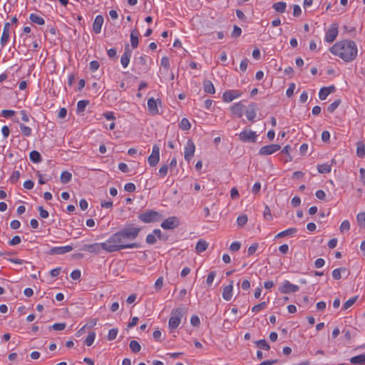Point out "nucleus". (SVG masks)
<instances>
[{
    "label": "nucleus",
    "mask_w": 365,
    "mask_h": 365,
    "mask_svg": "<svg viewBox=\"0 0 365 365\" xmlns=\"http://www.w3.org/2000/svg\"><path fill=\"white\" fill-rule=\"evenodd\" d=\"M329 51L341 58L345 62L353 61L357 56L358 49L356 44L351 40H344L336 42L330 48Z\"/></svg>",
    "instance_id": "obj_1"
},
{
    "label": "nucleus",
    "mask_w": 365,
    "mask_h": 365,
    "mask_svg": "<svg viewBox=\"0 0 365 365\" xmlns=\"http://www.w3.org/2000/svg\"><path fill=\"white\" fill-rule=\"evenodd\" d=\"M119 232L111 235L108 240L104 242L105 251L107 252H117L126 248H138L139 244L133 242L131 244H125Z\"/></svg>",
    "instance_id": "obj_2"
},
{
    "label": "nucleus",
    "mask_w": 365,
    "mask_h": 365,
    "mask_svg": "<svg viewBox=\"0 0 365 365\" xmlns=\"http://www.w3.org/2000/svg\"><path fill=\"white\" fill-rule=\"evenodd\" d=\"M140 230V227L130 226L125 227L118 232H120L123 242H125L124 243L129 244L128 241L135 240L138 237Z\"/></svg>",
    "instance_id": "obj_3"
},
{
    "label": "nucleus",
    "mask_w": 365,
    "mask_h": 365,
    "mask_svg": "<svg viewBox=\"0 0 365 365\" xmlns=\"http://www.w3.org/2000/svg\"><path fill=\"white\" fill-rule=\"evenodd\" d=\"M184 313L185 309L182 307H178L172 311L171 317L168 322L170 330L175 329L179 326Z\"/></svg>",
    "instance_id": "obj_4"
},
{
    "label": "nucleus",
    "mask_w": 365,
    "mask_h": 365,
    "mask_svg": "<svg viewBox=\"0 0 365 365\" xmlns=\"http://www.w3.org/2000/svg\"><path fill=\"white\" fill-rule=\"evenodd\" d=\"M160 213L154 210H146L138 215V219L145 223L156 222L162 220Z\"/></svg>",
    "instance_id": "obj_5"
},
{
    "label": "nucleus",
    "mask_w": 365,
    "mask_h": 365,
    "mask_svg": "<svg viewBox=\"0 0 365 365\" xmlns=\"http://www.w3.org/2000/svg\"><path fill=\"white\" fill-rule=\"evenodd\" d=\"M256 132L251 130H244L239 134V139L244 143H255L257 138Z\"/></svg>",
    "instance_id": "obj_6"
},
{
    "label": "nucleus",
    "mask_w": 365,
    "mask_h": 365,
    "mask_svg": "<svg viewBox=\"0 0 365 365\" xmlns=\"http://www.w3.org/2000/svg\"><path fill=\"white\" fill-rule=\"evenodd\" d=\"M104 242L83 245L81 250L93 254H99L101 250H105Z\"/></svg>",
    "instance_id": "obj_7"
},
{
    "label": "nucleus",
    "mask_w": 365,
    "mask_h": 365,
    "mask_svg": "<svg viewBox=\"0 0 365 365\" xmlns=\"http://www.w3.org/2000/svg\"><path fill=\"white\" fill-rule=\"evenodd\" d=\"M185 151H184V157L185 160L189 162L192 158L194 156V153L195 151V146L193 143V141L190 139H189L186 145L185 146Z\"/></svg>",
    "instance_id": "obj_8"
},
{
    "label": "nucleus",
    "mask_w": 365,
    "mask_h": 365,
    "mask_svg": "<svg viewBox=\"0 0 365 365\" xmlns=\"http://www.w3.org/2000/svg\"><path fill=\"white\" fill-rule=\"evenodd\" d=\"M179 225H180L179 219L175 216H173V217H170L167 218L166 220H165L161 223V227L164 230H170V229H174V228L177 227Z\"/></svg>",
    "instance_id": "obj_9"
},
{
    "label": "nucleus",
    "mask_w": 365,
    "mask_h": 365,
    "mask_svg": "<svg viewBox=\"0 0 365 365\" xmlns=\"http://www.w3.org/2000/svg\"><path fill=\"white\" fill-rule=\"evenodd\" d=\"M242 93L239 90L226 91L222 94V100L224 102L230 103L234 99L240 97Z\"/></svg>",
    "instance_id": "obj_10"
},
{
    "label": "nucleus",
    "mask_w": 365,
    "mask_h": 365,
    "mask_svg": "<svg viewBox=\"0 0 365 365\" xmlns=\"http://www.w3.org/2000/svg\"><path fill=\"white\" fill-rule=\"evenodd\" d=\"M160 160V148L158 145H155L153 147L152 153L148 158L149 165L152 167L156 165Z\"/></svg>",
    "instance_id": "obj_11"
},
{
    "label": "nucleus",
    "mask_w": 365,
    "mask_h": 365,
    "mask_svg": "<svg viewBox=\"0 0 365 365\" xmlns=\"http://www.w3.org/2000/svg\"><path fill=\"white\" fill-rule=\"evenodd\" d=\"M281 146L277 144H271L262 147L259 150V154L261 155H272L277 151L279 150Z\"/></svg>",
    "instance_id": "obj_12"
},
{
    "label": "nucleus",
    "mask_w": 365,
    "mask_h": 365,
    "mask_svg": "<svg viewBox=\"0 0 365 365\" xmlns=\"http://www.w3.org/2000/svg\"><path fill=\"white\" fill-rule=\"evenodd\" d=\"M299 289V286L292 284L289 281L285 280L282 287L279 288V291L283 294L296 292Z\"/></svg>",
    "instance_id": "obj_13"
},
{
    "label": "nucleus",
    "mask_w": 365,
    "mask_h": 365,
    "mask_svg": "<svg viewBox=\"0 0 365 365\" xmlns=\"http://www.w3.org/2000/svg\"><path fill=\"white\" fill-rule=\"evenodd\" d=\"M338 35V26L336 24L331 26L325 34V41L328 43L333 42Z\"/></svg>",
    "instance_id": "obj_14"
},
{
    "label": "nucleus",
    "mask_w": 365,
    "mask_h": 365,
    "mask_svg": "<svg viewBox=\"0 0 365 365\" xmlns=\"http://www.w3.org/2000/svg\"><path fill=\"white\" fill-rule=\"evenodd\" d=\"M233 281L230 280V284L223 288L222 298L226 301H230L233 294Z\"/></svg>",
    "instance_id": "obj_15"
},
{
    "label": "nucleus",
    "mask_w": 365,
    "mask_h": 365,
    "mask_svg": "<svg viewBox=\"0 0 365 365\" xmlns=\"http://www.w3.org/2000/svg\"><path fill=\"white\" fill-rule=\"evenodd\" d=\"M131 55L132 51L129 48L128 45H126L125 48V51L120 58V63L123 68H126L128 66Z\"/></svg>",
    "instance_id": "obj_16"
},
{
    "label": "nucleus",
    "mask_w": 365,
    "mask_h": 365,
    "mask_svg": "<svg viewBox=\"0 0 365 365\" xmlns=\"http://www.w3.org/2000/svg\"><path fill=\"white\" fill-rule=\"evenodd\" d=\"M73 250V247L66 245L63 247H55L50 250L49 254L51 255H63L71 252Z\"/></svg>",
    "instance_id": "obj_17"
},
{
    "label": "nucleus",
    "mask_w": 365,
    "mask_h": 365,
    "mask_svg": "<svg viewBox=\"0 0 365 365\" xmlns=\"http://www.w3.org/2000/svg\"><path fill=\"white\" fill-rule=\"evenodd\" d=\"M10 26H11V25H10V23H9V22H7L4 24L2 35L1 37V47H4L9 41Z\"/></svg>",
    "instance_id": "obj_18"
},
{
    "label": "nucleus",
    "mask_w": 365,
    "mask_h": 365,
    "mask_svg": "<svg viewBox=\"0 0 365 365\" xmlns=\"http://www.w3.org/2000/svg\"><path fill=\"white\" fill-rule=\"evenodd\" d=\"M245 109V106L241 103H235L231 108L230 110L233 115L237 116V118H241Z\"/></svg>",
    "instance_id": "obj_19"
},
{
    "label": "nucleus",
    "mask_w": 365,
    "mask_h": 365,
    "mask_svg": "<svg viewBox=\"0 0 365 365\" xmlns=\"http://www.w3.org/2000/svg\"><path fill=\"white\" fill-rule=\"evenodd\" d=\"M104 19L101 15H98L95 18L93 24V29L96 34H100L101 31V27L103 24Z\"/></svg>",
    "instance_id": "obj_20"
},
{
    "label": "nucleus",
    "mask_w": 365,
    "mask_h": 365,
    "mask_svg": "<svg viewBox=\"0 0 365 365\" xmlns=\"http://www.w3.org/2000/svg\"><path fill=\"white\" fill-rule=\"evenodd\" d=\"M246 116L249 120H253L257 115V108L255 103H252L249 106L248 108L245 111Z\"/></svg>",
    "instance_id": "obj_21"
},
{
    "label": "nucleus",
    "mask_w": 365,
    "mask_h": 365,
    "mask_svg": "<svg viewBox=\"0 0 365 365\" xmlns=\"http://www.w3.org/2000/svg\"><path fill=\"white\" fill-rule=\"evenodd\" d=\"M335 91L334 86L324 87L319 92V98L321 100H325L327 97Z\"/></svg>",
    "instance_id": "obj_22"
},
{
    "label": "nucleus",
    "mask_w": 365,
    "mask_h": 365,
    "mask_svg": "<svg viewBox=\"0 0 365 365\" xmlns=\"http://www.w3.org/2000/svg\"><path fill=\"white\" fill-rule=\"evenodd\" d=\"M148 108L153 115L158 113V108L156 101L153 98H150L148 101Z\"/></svg>",
    "instance_id": "obj_23"
},
{
    "label": "nucleus",
    "mask_w": 365,
    "mask_h": 365,
    "mask_svg": "<svg viewBox=\"0 0 365 365\" xmlns=\"http://www.w3.org/2000/svg\"><path fill=\"white\" fill-rule=\"evenodd\" d=\"M208 247V243L205 240H200L196 244L195 251L200 254L205 252Z\"/></svg>",
    "instance_id": "obj_24"
},
{
    "label": "nucleus",
    "mask_w": 365,
    "mask_h": 365,
    "mask_svg": "<svg viewBox=\"0 0 365 365\" xmlns=\"http://www.w3.org/2000/svg\"><path fill=\"white\" fill-rule=\"evenodd\" d=\"M297 230L295 227L289 228L282 232H279L276 235L275 237L282 238V237H284L287 236H292V235H295L297 233Z\"/></svg>",
    "instance_id": "obj_25"
},
{
    "label": "nucleus",
    "mask_w": 365,
    "mask_h": 365,
    "mask_svg": "<svg viewBox=\"0 0 365 365\" xmlns=\"http://www.w3.org/2000/svg\"><path fill=\"white\" fill-rule=\"evenodd\" d=\"M350 362L354 365H364L365 364V354H360L351 357L349 359Z\"/></svg>",
    "instance_id": "obj_26"
},
{
    "label": "nucleus",
    "mask_w": 365,
    "mask_h": 365,
    "mask_svg": "<svg viewBox=\"0 0 365 365\" xmlns=\"http://www.w3.org/2000/svg\"><path fill=\"white\" fill-rule=\"evenodd\" d=\"M138 36L139 32L136 29H133L130 33V43L133 48H135L138 46Z\"/></svg>",
    "instance_id": "obj_27"
},
{
    "label": "nucleus",
    "mask_w": 365,
    "mask_h": 365,
    "mask_svg": "<svg viewBox=\"0 0 365 365\" xmlns=\"http://www.w3.org/2000/svg\"><path fill=\"white\" fill-rule=\"evenodd\" d=\"M356 155L359 158L365 156V144L363 141H358L356 143Z\"/></svg>",
    "instance_id": "obj_28"
},
{
    "label": "nucleus",
    "mask_w": 365,
    "mask_h": 365,
    "mask_svg": "<svg viewBox=\"0 0 365 365\" xmlns=\"http://www.w3.org/2000/svg\"><path fill=\"white\" fill-rule=\"evenodd\" d=\"M203 88L205 92L207 93L213 94L215 93L214 85L210 81H205L203 82Z\"/></svg>",
    "instance_id": "obj_29"
},
{
    "label": "nucleus",
    "mask_w": 365,
    "mask_h": 365,
    "mask_svg": "<svg viewBox=\"0 0 365 365\" xmlns=\"http://www.w3.org/2000/svg\"><path fill=\"white\" fill-rule=\"evenodd\" d=\"M29 19L34 24H36L38 25H43L45 24L44 19L37 15L36 14H31L29 16Z\"/></svg>",
    "instance_id": "obj_30"
},
{
    "label": "nucleus",
    "mask_w": 365,
    "mask_h": 365,
    "mask_svg": "<svg viewBox=\"0 0 365 365\" xmlns=\"http://www.w3.org/2000/svg\"><path fill=\"white\" fill-rule=\"evenodd\" d=\"M273 9L279 13H284L287 8V4L284 1L274 3L272 6Z\"/></svg>",
    "instance_id": "obj_31"
},
{
    "label": "nucleus",
    "mask_w": 365,
    "mask_h": 365,
    "mask_svg": "<svg viewBox=\"0 0 365 365\" xmlns=\"http://www.w3.org/2000/svg\"><path fill=\"white\" fill-rule=\"evenodd\" d=\"M30 160L35 163H40L41 161V156L40 153L36 150H33L29 154Z\"/></svg>",
    "instance_id": "obj_32"
},
{
    "label": "nucleus",
    "mask_w": 365,
    "mask_h": 365,
    "mask_svg": "<svg viewBox=\"0 0 365 365\" xmlns=\"http://www.w3.org/2000/svg\"><path fill=\"white\" fill-rule=\"evenodd\" d=\"M356 221L361 228L365 229V212H360L356 215Z\"/></svg>",
    "instance_id": "obj_33"
},
{
    "label": "nucleus",
    "mask_w": 365,
    "mask_h": 365,
    "mask_svg": "<svg viewBox=\"0 0 365 365\" xmlns=\"http://www.w3.org/2000/svg\"><path fill=\"white\" fill-rule=\"evenodd\" d=\"M19 127H20V130L22 133V134L26 136V137H29L32 134V130L30 127L23 124V123H20L19 124Z\"/></svg>",
    "instance_id": "obj_34"
},
{
    "label": "nucleus",
    "mask_w": 365,
    "mask_h": 365,
    "mask_svg": "<svg viewBox=\"0 0 365 365\" xmlns=\"http://www.w3.org/2000/svg\"><path fill=\"white\" fill-rule=\"evenodd\" d=\"M129 347L133 353H138L141 349V346L135 340H132L130 341Z\"/></svg>",
    "instance_id": "obj_35"
},
{
    "label": "nucleus",
    "mask_w": 365,
    "mask_h": 365,
    "mask_svg": "<svg viewBox=\"0 0 365 365\" xmlns=\"http://www.w3.org/2000/svg\"><path fill=\"white\" fill-rule=\"evenodd\" d=\"M89 101L87 100L79 101L77 103V113H83L85 110L86 107L88 105Z\"/></svg>",
    "instance_id": "obj_36"
},
{
    "label": "nucleus",
    "mask_w": 365,
    "mask_h": 365,
    "mask_svg": "<svg viewBox=\"0 0 365 365\" xmlns=\"http://www.w3.org/2000/svg\"><path fill=\"white\" fill-rule=\"evenodd\" d=\"M179 128L182 130H190L191 128L190 121L185 118H182L179 123Z\"/></svg>",
    "instance_id": "obj_37"
},
{
    "label": "nucleus",
    "mask_w": 365,
    "mask_h": 365,
    "mask_svg": "<svg viewBox=\"0 0 365 365\" xmlns=\"http://www.w3.org/2000/svg\"><path fill=\"white\" fill-rule=\"evenodd\" d=\"M317 169L320 173H328L331 171V165L327 163L319 165Z\"/></svg>",
    "instance_id": "obj_38"
},
{
    "label": "nucleus",
    "mask_w": 365,
    "mask_h": 365,
    "mask_svg": "<svg viewBox=\"0 0 365 365\" xmlns=\"http://www.w3.org/2000/svg\"><path fill=\"white\" fill-rule=\"evenodd\" d=\"M341 272H346V268L341 267V268H338V269H334L332 271V277L336 280L340 279L341 278Z\"/></svg>",
    "instance_id": "obj_39"
},
{
    "label": "nucleus",
    "mask_w": 365,
    "mask_h": 365,
    "mask_svg": "<svg viewBox=\"0 0 365 365\" xmlns=\"http://www.w3.org/2000/svg\"><path fill=\"white\" fill-rule=\"evenodd\" d=\"M95 339H96V333L93 331L91 332L88 335V336L86 337V339L85 340V344L88 346H91L93 344Z\"/></svg>",
    "instance_id": "obj_40"
},
{
    "label": "nucleus",
    "mask_w": 365,
    "mask_h": 365,
    "mask_svg": "<svg viewBox=\"0 0 365 365\" xmlns=\"http://www.w3.org/2000/svg\"><path fill=\"white\" fill-rule=\"evenodd\" d=\"M357 298L358 297L356 296L350 298L349 299H348L346 302H345V303L343 305V309L346 310L349 308H350L356 302Z\"/></svg>",
    "instance_id": "obj_41"
},
{
    "label": "nucleus",
    "mask_w": 365,
    "mask_h": 365,
    "mask_svg": "<svg viewBox=\"0 0 365 365\" xmlns=\"http://www.w3.org/2000/svg\"><path fill=\"white\" fill-rule=\"evenodd\" d=\"M340 103H341L340 99H337V100L334 101L332 103H331L327 107L328 112L333 113L338 108V106L340 105Z\"/></svg>",
    "instance_id": "obj_42"
},
{
    "label": "nucleus",
    "mask_w": 365,
    "mask_h": 365,
    "mask_svg": "<svg viewBox=\"0 0 365 365\" xmlns=\"http://www.w3.org/2000/svg\"><path fill=\"white\" fill-rule=\"evenodd\" d=\"M257 346L260 348L265 350H269L270 349V346L264 339L259 340L256 342Z\"/></svg>",
    "instance_id": "obj_43"
},
{
    "label": "nucleus",
    "mask_w": 365,
    "mask_h": 365,
    "mask_svg": "<svg viewBox=\"0 0 365 365\" xmlns=\"http://www.w3.org/2000/svg\"><path fill=\"white\" fill-rule=\"evenodd\" d=\"M118 333V329L117 328H113L109 330L108 334V341H113L114 340Z\"/></svg>",
    "instance_id": "obj_44"
},
{
    "label": "nucleus",
    "mask_w": 365,
    "mask_h": 365,
    "mask_svg": "<svg viewBox=\"0 0 365 365\" xmlns=\"http://www.w3.org/2000/svg\"><path fill=\"white\" fill-rule=\"evenodd\" d=\"M267 307V303L265 302H261L259 303V304H257L255 306H254L252 308V311L253 312H259V311L261 310H263L266 308Z\"/></svg>",
    "instance_id": "obj_45"
},
{
    "label": "nucleus",
    "mask_w": 365,
    "mask_h": 365,
    "mask_svg": "<svg viewBox=\"0 0 365 365\" xmlns=\"http://www.w3.org/2000/svg\"><path fill=\"white\" fill-rule=\"evenodd\" d=\"M341 232H347L350 230V223L348 220H344L339 227Z\"/></svg>",
    "instance_id": "obj_46"
},
{
    "label": "nucleus",
    "mask_w": 365,
    "mask_h": 365,
    "mask_svg": "<svg viewBox=\"0 0 365 365\" xmlns=\"http://www.w3.org/2000/svg\"><path fill=\"white\" fill-rule=\"evenodd\" d=\"M71 174L69 172L64 171L61 175V180L62 182H67L71 180Z\"/></svg>",
    "instance_id": "obj_47"
},
{
    "label": "nucleus",
    "mask_w": 365,
    "mask_h": 365,
    "mask_svg": "<svg viewBox=\"0 0 365 365\" xmlns=\"http://www.w3.org/2000/svg\"><path fill=\"white\" fill-rule=\"evenodd\" d=\"M263 217L266 220H272V215L271 213V210L269 207L266 205L264 212H263Z\"/></svg>",
    "instance_id": "obj_48"
},
{
    "label": "nucleus",
    "mask_w": 365,
    "mask_h": 365,
    "mask_svg": "<svg viewBox=\"0 0 365 365\" xmlns=\"http://www.w3.org/2000/svg\"><path fill=\"white\" fill-rule=\"evenodd\" d=\"M237 225L240 227H242L247 222V217L246 215H240L237 219Z\"/></svg>",
    "instance_id": "obj_49"
},
{
    "label": "nucleus",
    "mask_w": 365,
    "mask_h": 365,
    "mask_svg": "<svg viewBox=\"0 0 365 365\" xmlns=\"http://www.w3.org/2000/svg\"><path fill=\"white\" fill-rule=\"evenodd\" d=\"M66 327V323L64 322H62V323H56L54 324H53L50 329H53L54 330H56V331H61V330H63Z\"/></svg>",
    "instance_id": "obj_50"
},
{
    "label": "nucleus",
    "mask_w": 365,
    "mask_h": 365,
    "mask_svg": "<svg viewBox=\"0 0 365 365\" xmlns=\"http://www.w3.org/2000/svg\"><path fill=\"white\" fill-rule=\"evenodd\" d=\"M241 34L242 29L237 26H234L233 31L232 32V37L237 38L241 35Z\"/></svg>",
    "instance_id": "obj_51"
},
{
    "label": "nucleus",
    "mask_w": 365,
    "mask_h": 365,
    "mask_svg": "<svg viewBox=\"0 0 365 365\" xmlns=\"http://www.w3.org/2000/svg\"><path fill=\"white\" fill-rule=\"evenodd\" d=\"M241 247V244L239 242H234L230 246V250L231 252H237Z\"/></svg>",
    "instance_id": "obj_52"
},
{
    "label": "nucleus",
    "mask_w": 365,
    "mask_h": 365,
    "mask_svg": "<svg viewBox=\"0 0 365 365\" xmlns=\"http://www.w3.org/2000/svg\"><path fill=\"white\" fill-rule=\"evenodd\" d=\"M157 242L155 235L148 234L146 237V242L149 245H154Z\"/></svg>",
    "instance_id": "obj_53"
},
{
    "label": "nucleus",
    "mask_w": 365,
    "mask_h": 365,
    "mask_svg": "<svg viewBox=\"0 0 365 365\" xmlns=\"http://www.w3.org/2000/svg\"><path fill=\"white\" fill-rule=\"evenodd\" d=\"M99 66L100 64L97 61H92L89 65L90 70L93 72L96 71L99 68Z\"/></svg>",
    "instance_id": "obj_54"
},
{
    "label": "nucleus",
    "mask_w": 365,
    "mask_h": 365,
    "mask_svg": "<svg viewBox=\"0 0 365 365\" xmlns=\"http://www.w3.org/2000/svg\"><path fill=\"white\" fill-rule=\"evenodd\" d=\"M15 114V111L13 110H3L1 111V115L4 118H11Z\"/></svg>",
    "instance_id": "obj_55"
},
{
    "label": "nucleus",
    "mask_w": 365,
    "mask_h": 365,
    "mask_svg": "<svg viewBox=\"0 0 365 365\" xmlns=\"http://www.w3.org/2000/svg\"><path fill=\"white\" fill-rule=\"evenodd\" d=\"M160 64L163 67L168 69L170 67V60L167 56H164L161 58Z\"/></svg>",
    "instance_id": "obj_56"
},
{
    "label": "nucleus",
    "mask_w": 365,
    "mask_h": 365,
    "mask_svg": "<svg viewBox=\"0 0 365 365\" xmlns=\"http://www.w3.org/2000/svg\"><path fill=\"white\" fill-rule=\"evenodd\" d=\"M163 286V277H160L155 281V289L157 290H160V289H161Z\"/></svg>",
    "instance_id": "obj_57"
},
{
    "label": "nucleus",
    "mask_w": 365,
    "mask_h": 365,
    "mask_svg": "<svg viewBox=\"0 0 365 365\" xmlns=\"http://www.w3.org/2000/svg\"><path fill=\"white\" fill-rule=\"evenodd\" d=\"M215 272H214V271L210 272L207 275V277L206 279V283L208 285L212 284V283L213 282V280L215 279Z\"/></svg>",
    "instance_id": "obj_58"
},
{
    "label": "nucleus",
    "mask_w": 365,
    "mask_h": 365,
    "mask_svg": "<svg viewBox=\"0 0 365 365\" xmlns=\"http://www.w3.org/2000/svg\"><path fill=\"white\" fill-rule=\"evenodd\" d=\"M21 237L18 235L14 236L9 242V245L11 246H14L19 245L21 242Z\"/></svg>",
    "instance_id": "obj_59"
},
{
    "label": "nucleus",
    "mask_w": 365,
    "mask_h": 365,
    "mask_svg": "<svg viewBox=\"0 0 365 365\" xmlns=\"http://www.w3.org/2000/svg\"><path fill=\"white\" fill-rule=\"evenodd\" d=\"M81 271L78 269H75L71 273V277L74 280L79 279L81 278Z\"/></svg>",
    "instance_id": "obj_60"
},
{
    "label": "nucleus",
    "mask_w": 365,
    "mask_h": 365,
    "mask_svg": "<svg viewBox=\"0 0 365 365\" xmlns=\"http://www.w3.org/2000/svg\"><path fill=\"white\" fill-rule=\"evenodd\" d=\"M258 245L257 243L252 244L247 249V254L249 256L252 255L257 250Z\"/></svg>",
    "instance_id": "obj_61"
},
{
    "label": "nucleus",
    "mask_w": 365,
    "mask_h": 365,
    "mask_svg": "<svg viewBox=\"0 0 365 365\" xmlns=\"http://www.w3.org/2000/svg\"><path fill=\"white\" fill-rule=\"evenodd\" d=\"M39 215L42 218H47L49 215L48 212L43 209L42 206L38 207Z\"/></svg>",
    "instance_id": "obj_62"
},
{
    "label": "nucleus",
    "mask_w": 365,
    "mask_h": 365,
    "mask_svg": "<svg viewBox=\"0 0 365 365\" xmlns=\"http://www.w3.org/2000/svg\"><path fill=\"white\" fill-rule=\"evenodd\" d=\"M294 89H295V84L294 83H291L289 85V88H287V91H286L287 96V97L292 96L293 94H294Z\"/></svg>",
    "instance_id": "obj_63"
},
{
    "label": "nucleus",
    "mask_w": 365,
    "mask_h": 365,
    "mask_svg": "<svg viewBox=\"0 0 365 365\" xmlns=\"http://www.w3.org/2000/svg\"><path fill=\"white\" fill-rule=\"evenodd\" d=\"M302 10L299 5L295 4L293 6V15L296 17H298L301 15Z\"/></svg>",
    "instance_id": "obj_64"
}]
</instances>
